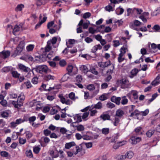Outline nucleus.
I'll use <instances>...</instances> for the list:
<instances>
[{
  "label": "nucleus",
  "instance_id": "obj_1",
  "mask_svg": "<svg viewBox=\"0 0 160 160\" xmlns=\"http://www.w3.org/2000/svg\"><path fill=\"white\" fill-rule=\"evenodd\" d=\"M35 71L38 72L43 74L50 72L51 70L45 65H39L35 68Z\"/></svg>",
  "mask_w": 160,
  "mask_h": 160
},
{
  "label": "nucleus",
  "instance_id": "obj_2",
  "mask_svg": "<svg viewBox=\"0 0 160 160\" xmlns=\"http://www.w3.org/2000/svg\"><path fill=\"white\" fill-rule=\"evenodd\" d=\"M98 66L101 68H105L110 66H111V68L109 70H108L107 72L112 73L113 72V70L114 68V66L113 64L111 63L110 61H108L106 62H101L98 63Z\"/></svg>",
  "mask_w": 160,
  "mask_h": 160
},
{
  "label": "nucleus",
  "instance_id": "obj_3",
  "mask_svg": "<svg viewBox=\"0 0 160 160\" xmlns=\"http://www.w3.org/2000/svg\"><path fill=\"white\" fill-rule=\"evenodd\" d=\"M59 97L60 98L61 102L63 104H65L67 105H71L73 103L72 101L69 99L66 98L62 95H59Z\"/></svg>",
  "mask_w": 160,
  "mask_h": 160
},
{
  "label": "nucleus",
  "instance_id": "obj_4",
  "mask_svg": "<svg viewBox=\"0 0 160 160\" xmlns=\"http://www.w3.org/2000/svg\"><path fill=\"white\" fill-rule=\"evenodd\" d=\"M88 109L89 110V112H89L90 116H95L98 112L96 109L92 106H91L90 107L89 106L88 107H87L85 108V110L86 111Z\"/></svg>",
  "mask_w": 160,
  "mask_h": 160
},
{
  "label": "nucleus",
  "instance_id": "obj_5",
  "mask_svg": "<svg viewBox=\"0 0 160 160\" xmlns=\"http://www.w3.org/2000/svg\"><path fill=\"white\" fill-rule=\"evenodd\" d=\"M19 69L21 71L25 72H30L31 69L22 64H19L18 65Z\"/></svg>",
  "mask_w": 160,
  "mask_h": 160
},
{
  "label": "nucleus",
  "instance_id": "obj_6",
  "mask_svg": "<svg viewBox=\"0 0 160 160\" xmlns=\"http://www.w3.org/2000/svg\"><path fill=\"white\" fill-rule=\"evenodd\" d=\"M89 24L90 22L89 21L87 20L86 22H84L83 20L81 19L78 23L77 27L82 26L84 29H87L88 28Z\"/></svg>",
  "mask_w": 160,
  "mask_h": 160
},
{
  "label": "nucleus",
  "instance_id": "obj_7",
  "mask_svg": "<svg viewBox=\"0 0 160 160\" xmlns=\"http://www.w3.org/2000/svg\"><path fill=\"white\" fill-rule=\"evenodd\" d=\"M90 67V65L86 64L85 65H82L80 67V69L84 73H87L89 71V68Z\"/></svg>",
  "mask_w": 160,
  "mask_h": 160
},
{
  "label": "nucleus",
  "instance_id": "obj_8",
  "mask_svg": "<svg viewBox=\"0 0 160 160\" xmlns=\"http://www.w3.org/2000/svg\"><path fill=\"white\" fill-rule=\"evenodd\" d=\"M20 58L28 62L34 61L33 58L31 56L29 55H26L21 57Z\"/></svg>",
  "mask_w": 160,
  "mask_h": 160
},
{
  "label": "nucleus",
  "instance_id": "obj_9",
  "mask_svg": "<svg viewBox=\"0 0 160 160\" xmlns=\"http://www.w3.org/2000/svg\"><path fill=\"white\" fill-rule=\"evenodd\" d=\"M121 98L120 97H116L115 96L112 97L111 98V100L112 102L115 103L118 105H120Z\"/></svg>",
  "mask_w": 160,
  "mask_h": 160
},
{
  "label": "nucleus",
  "instance_id": "obj_10",
  "mask_svg": "<svg viewBox=\"0 0 160 160\" xmlns=\"http://www.w3.org/2000/svg\"><path fill=\"white\" fill-rule=\"evenodd\" d=\"M11 103L14 106L15 108H19L23 105V103L21 101L18 102V99L17 101H12Z\"/></svg>",
  "mask_w": 160,
  "mask_h": 160
},
{
  "label": "nucleus",
  "instance_id": "obj_11",
  "mask_svg": "<svg viewBox=\"0 0 160 160\" xmlns=\"http://www.w3.org/2000/svg\"><path fill=\"white\" fill-rule=\"evenodd\" d=\"M22 25H15L13 29V34L15 35H17L18 34L17 32L20 30H22Z\"/></svg>",
  "mask_w": 160,
  "mask_h": 160
},
{
  "label": "nucleus",
  "instance_id": "obj_12",
  "mask_svg": "<svg viewBox=\"0 0 160 160\" xmlns=\"http://www.w3.org/2000/svg\"><path fill=\"white\" fill-rule=\"evenodd\" d=\"M10 52L9 51H3L0 52L1 58L5 59L8 58L10 55Z\"/></svg>",
  "mask_w": 160,
  "mask_h": 160
},
{
  "label": "nucleus",
  "instance_id": "obj_13",
  "mask_svg": "<svg viewBox=\"0 0 160 160\" xmlns=\"http://www.w3.org/2000/svg\"><path fill=\"white\" fill-rule=\"evenodd\" d=\"M141 24V22H140L138 20H135L134 21L133 23H131L130 24V26L131 28L133 29H136V30L138 31V29L135 28L134 26H138L140 25Z\"/></svg>",
  "mask_w": 160,
  "mask_h": 160
},
{
  "label": "nucleus",
  "instance_id": "obj_14",
  "mask_svg": "<svg viewBox=\"0 0 160 160\" xmlns=\"http://www.w3.org/2000/svg\"><path fill=\"white\" fill-rule=\"evenodd\" d=\"M141 140V139L139 137H132L131 138L130 140L131 141V143L132 144H136L137 143L139 142Z\"/></svg>",
  "mask_w": 160,
  "mask_h": 160
},
{
  "label": "nucleus",
  "instance_id": "obj_15",
  "mask_svg": "<svg viewBox=\"0 0 160 160\" xmlns=\"http://www.w3.org/2000/svg\"><path fill=\"white\" fill-rule=\"evenodd\" d=\"M138 92L136 90H132L127 94V96L130 97V94L133 95V98L134 99H137L138 98Z\"/></svg>",
  "mask_w": 160,
  "mask_h": 160
},
{
  "label": "nucleus",
  "instance_id": "obj_16",
  "mask_svg": "<svg viewBox=\"0 0 160 160\" xmlns=\"http://www.w3.org/2000/svg\"><path fill=\"white\" fill-rule=\"evenodd\" d=\"M38 60L40 62H44L47 60V53L45 52H44L43 53L40 55L38 58Z\"/></svg>",
  "mask_w": 160,
  "mask_h": 160
},
{
  "label": "nucleus",
  "instance_id": "obj_17",
  "mask_svg": "<svg viewBox=\"0 0 160 160\" xmlns=\"http://www.w3.org/2000/svg\"><path fill=\"white\" fill-rule=\"evenodd\" d=\"M128 82V80L124 79L120 80V82L121 86L122 88H125L128 87L127 84Z\"/></svg>",
  "mask_w": 160,
  "mask_h": 160
},
{
  "label": "nucleus",
  "instance_id": "obj_18",
  "mask_svg": "<svg viewBox=\"0 0 160 160\" xmlns=\"http://www.w3.org/2000/svg\"><path fill=\"white\" fill-rule=\"evenodd\" d=\"M128 51V47L127 45H124L120 49V54H121L122 55L124 56L125 54Z\"/></svg>",
  "mask_w": 160,
  "mask_h": 160
},
{
  "label": "nucleus",
  "instance_id": "obj_19",
  "mask_svg": "<svg viewBox=\"0 0 160 160\" xmlns=\"http://www.w3.org/2000/svg\"><path fill=\"white\" fill-rule=\"evenodd\" d=\"M49 153L50 155L52 157V158H56L58 157L59 154H58L57 150L54 151L53 150H50L49 151Z\"/></svg>",
  "mask_w": 160,
  "mask_h": 160
},
{
  "label": "nucleus",
  "instance_id": "obj_20",
  "mask_svg": "<svg viewBox=\"0 0 160 160\" xmlns=\"http://www.w3.org/2000/svg\"><path fill=\"white\" fill-rule=\"evenodd\" d=\"M158 94L157 93L154 94L152 95V98L149 99H146V102L147 105L149 104L150 103L154 100L158 96Z\"/></svg>",
  "mask_w": 160,
  "mask_h": 160
},
{
  "label": "nucleus",
  "instance_id": "obj_21",
  "mask_svg": "<svg viewBox=\"0 0 160 160\" xmlns=\"http://www.w3.org/2000/svg\"><path fill=\"white\" fill-rule=\"evenodd\" d=\"M139 71L138 69L136 68H134L131 71V75H130V77L131 78H132L134 76L136 75Z\"/></svg>",
  "mask_w": 160,
  "mask_h": 160
},
{
  "label": "nucleus",
  "instance_id": "obj_22",
  "mask_svg": "<svg viewBox=\"0 0 160 160\" xmlns=\"http://www.w3.org/2000/svg\"><path fill=\"white\" fill-rule=\"evenodd\" d=\"M55 78V77L54 76L49 74H47L44 77V79L46 81L53 80Z\"/></svg>",
  "mask_w": 160,
  "mask_h": 160
},
{
  "label": "nucleus",
  "instance_id": "obj_23",
  "mask_svg": "<svg viewBox=\"0 0 160 160\" xmlns=\"http://www.w3.org/2000/svg\"><path fill=\"white\" fill-rule=\"evenodd\" d=\"M100 118L104 121L109 120L110 118V116L108 114L103 113L100 116Z\"/></svg>",
  "mask_w": 160,
  "mask_h": 160
},
{
  "label": "nucleus",
  "instance_id": "obj_24",
  "mask_svg": "<svg viewBox=\"0 0 160 160\" xmlns=\"http://www.w3.org/2000/svg\"><path fill=\"white\" fill-rule=\"evenodd\" d=\"M75 143L74 142H71L66 143L65 144V147L66 149H69L72 147L75 146Z\"/></svg>",
  "mask_w": 160,
  "mask_h": 160
},
{
  "label": "nucleus",
  "instance_id": "obj_25",
  "mask_svg": "<svg viewBox=\"0 0 160 160\" xmlns=\"http://www.w3.org/2000/svg\"><path fill=\"white\" fill-rule=\"evenodd\" d=\"M73 118L75 121V122L78 123L82 121L81 116L78 114L75 115Z\"/></svg>",
  "mask_w": 160,
  "mask_h": 160
},
{
  "label": "nucleus",
  "instance_id": "obj_26",
  "mask_svg": "<svg viewBox=\"0 0 160 160\" xmlns=\"http://www.w3.org/2000/svg\"><path fill=\"white\" fill-rule=\"evenodd\" d=\"M73 127H76L77 130L80 132L83 131L85 129L84 126L82 124H79L75 126L73 125Z\"/></svg>",
  "mask_w": 160,
  "mask_h": 160
},
{
  "label": "nucleus",
  "instance_id": "obj_27",
  "mask_svg": "<svg viewBox=\"0 0 160 160\" xmlns=\"http://www.w3.org/2000/svg\"><path fill=\"white\" fill-rule=\"evenodd\" d=\"M75 43V41L74 39H70L68 40V42H66V45L68 48L72 47V45Z\"/></svg>",
  "mask_w": 160,
  "mask_h": 160
},
{
  "label": "nucleus",
  "instance_id": "obj_28",
  "mask_svg": "<svg viewBox=\"0 0 160 160\" xmlns=\"http://www.w3.org/2000/svg\"><path fill=\"white\" fill-rule=\"evenodd\" d=\"M142 10L139 8H134L133 10V13L134 14H141L142 12Z\"/></svg>",
  "mask_w": 160,
  "mask_h": 160
},
{
  "label": "nucleus",
  "instance_id": "obj_29",
  "mask_svg": "<svg viewBox=\"0 0 160 160\" xmlns=\"http://www.w3.org/2000/svg\"><path fill=\"white\" fill-rule=\"evenodd\" d=\"M25 133L26 134V137L28 139L31 138L33 136L32 133L30 131H26Z\"/></svg>",
  "mask_w": 160,
  "mask_h": 160
},
{
  "label": "nucleus",
  "instance_id": "obj_30",
  "mask_svg": "<svg viewBox=\"0 0 160 160\" xmlns=\"http://www.w3.org/2000/svg\"><path fill=\"white\" fill-rule=\"evenodd\" d=\"M24 8V5L22 4L18 5L15 8V10L17 12L21 11Z\"/></svg>",
  "mask_w": 160,
  "mask_h": 160
},
{
  "label": "nucleus",
  "instance_id": "obj_31",
  "mask_svg": "<svg viewBox=\"0 0 160 160\" xmlns=\"http://www.w3.org/2000/svg\"><path fill=\"white\" fill-rule=\"evenodd\" d=\"M57 40V38L56 37H53L52 39L48 40L47 42L48 43V44H50V45H51V44L54 45L56 43Z\"/></svg>",
  "mask_w": 160,
  "mask_h": 160
},
{
  "label": "nucleus",
  "instance_id": "obj_32",
  "mask_svg": "<svg viewBox=\"0 0 160 160\" xmlns=\"http://www.w3.org/2000/svg\"><path fill=\"white\" fill-rule=\"evenodd\" d=\"M11 74L12 77L15 78H19L20 76V74L18 73L17 71H12L11 72Z\"/></svg>",
  "mask_w": 160,
  "mask_h": 160
},
{
  "label": "nucleus",
  "instance_id": "obj_33",
  "mask_svg": "<svg viewBox=\"0 0 160 160\" xmlns=\"http://www.w3.org/2000/svg\"><path fill=\"white\" fill-rule=\"evenodd\" d=\"M10 112L9 110L5 111L1 113V116L4 118H7L10 113Z\"/></svg>",
  "mask_w": 160,
  "mask_h": 160
},
{
  "label": "nucleus",
  "instance_id": "obj_34",
  "mask_svg": "<svg viewBox=\"0 0 160 160\" xmlns=\"http://www.w3.org/2000/svg\"><path fill=\"white\" fill-rule=\"evenodd\" d=\"M160 13V8H158L152 13V15L153 16H156Z\"/></svg>",
  "mask_w": 160,
  "mask_h": 160
},
{
  "label": "nucleus",
  "instance_id": "obj_35",
  "mask_svg": "<svg viewBox=\"0 0 160 160\" xmlns=\"http://www.w3.org/2000/svg\"><path fill=\"white\" fill-rule=\"evenodd\" d=\"M124 12V9L120 7H119L117 8L116 11V14L118 15H120L122 14Z\"/></svg>",
  "mask_w": 160,
  "mask_h": 160
},
{
  "label": "nucleus",
  "instance_id": "obj_36",
  "mask_svg": "<svg viewBox=\"0 0 160 160\" xmlns=\"http://www.w3.org/2000/svg\"><path fill=\"white\" fill-rule=\"evenodd\" d=\"M126 158H131L134 155L133 152L131 151H129L127 152L126 154Z\"/></svg>",
  "mask_w": 160,
  "mask_h": 160
},
{
  "label": "nucleus",
  "instance_id": "obj_37",
  "mask_svg": "<svg viewBox=\"0 0 160 160\" xmlns=\"http://www.w3.org/2000/svg\"><path fill=\"white\" fill-rule=\"evenodd\" d=\"M123 114V111L122 110L119 109L116 111V115L120 117L122 116Z\"/></svg>",
  "mask_w": 160,
  "mask_h": 160
},
{
  "label": "nucleus",
  "instance_id": "obj_38",
  "mask_svg": "<svg viewBox=\"0 0 160 160\" xmlns=\"http://www.w3.org/2000/svg\"><path fill=\"white\" fill-rule=\"evenodd\" d=\"M93 107L95 108V109H101L102 108V103L99 102L96 104H95Z\"/></svg>",
  "mask_w": 160,
  "mask_h": 160
},
{
  "label": "nucleus",
  "instance_id": "obj_39",
  "mask_svg": "<svg viewBox=\"0 0 160 160\" xmlns=\"http://www.w3.org/2000/svg\"><path fill=\"white\" fill-rule=\"evenodd\" d=\"M122 100L121 101V104L123 105H126V104L128 102V99L126 98V97L125 96H124L122 97Z\"/></svg>",
  "mask_w": 160,
  "mask_h": 160
},
{
  "label": "nucleus",
  "instance_id": "obj_40",
  "mask_svg": "<svg viewBox=\"0 0 160 160\" xmlns=\"http://www.w3.org/2000/svg\"><path fill=\"white\" fill-rule=\"evenodd\" d=\"M89 68L90 69L89 72H91L95 75H97L98 74V72L95 70V68L93 67L90 65V67Z\"/></svg>",
  "mask_w": 160,
  "mask_h": 160
},
{
  "label": "nucleus",
  "instance_id": "obj_41",
  "mask_svg": "<svg viewBox=\"0 0 160 160\" xmlns=\"http://www.w3.org/2000/svg\"><path fill=\"white\" fill-rule=\"evenodd\" d=\"M54 22L53 21H52L49 22H48L47 25V28L48 29H50L51 27L55 28L56 26H57L56 25H54Z\"/></svg>",
  "mask_w": 160,
  "mask_h": 160
},
{
  "label": "nucleus",
  "instance_id": "obj_42",
  "mask_svg": "<svg viewBox=\"0 0 160 160\" xmlns=\"http://www.w3.org/2000/svg\"><path fill=\"white\" fill-rule=\"evenodd\" d=\"M68 96L69 98L71 100H72L75 101L76 98H78L77 97H75V94L73 92H71L70 93L69 95Z\"/></svg>",
  "mask_w": 160,
  "mask_h": 160
},
{
  "label": "nucleus",
  "instance_id": "obj_43",
  "mask_svg": "<svg viewBox=\"0 0 160 160\" xmlns=\"http://www.w3.org/2000/svg\"><path fill=\"white\" fill-rule=\"evenodd\" d=\"M25 154L26 156L29 158H32L33 157L32 152L31 150H27Z\"/></svg>",
  "mask_w": 160,
  "mask_h": 160
},
{
  "label": "nucleus",
  "instance_id": "obj_44",
  "mask_svg": "<svg viewBox=\"0 0 160 160\" xmlns=\"http://www.w3.org/2000/svg\"><path fill=\"white\" fill-rule=\"evenodd\" d=\"M52 48L51 45L48 44V43L47 42V45L45 48V52L46 53L47 52H49L51 50Z\"/></svg>",
  "mask_w": 160,
  "mask_h": 160
},
{
  "label": "nucleus",
  "instance_id": "obj_45",
  "mask_svg": "<svg viewBox=\"0 0 160 160\" xmlns=\"http://www.w3.org/2000/svg\"><path fill=\"white\" fill-rule=\"evenodd\" d=\"M38 103H39V101L34 100L30 102L29 105L31 107L36 106V105H38L37 104Z\"/></svg>",
  "mask_w": 160,
  "mask_h": 160
},
{
  "label": "nucleus",
  "instance_id": "obj_46",
  "mask_svg": "<svg viewBox=\"0 0 160 160\" xmlns=\"http://www.w3.org/2000/svg\"><path fill=\"white\" fill-rule=\"evenodd\" d=\"M102 132L103 134L107 135L109 132V128H104L102 130Z\"/></svg>",
  "mask_w": 160,
  "mask_h": 160
},
{
  "label": "nucleus",
  "instance_id": "obj_47",
  "mask_svg": "<svg viewBox=\"0 0 160 160\" xmlns=\"http://www.w3.org/2000/svg\"><path fill=\"white\" fill-rule=\"evenodd\" d=\"M154 130H150L146 132V135L148 137H151L154 132Z\"/></svg>",
  "mask_w": 160,
  "mask_h": 160
},
{
  "label": "nucleus",
  "instance_id": "obj_48",
  "mask_svg": "<svg viewBox=\"0 0 160 160\" xmlns=\"http://www.w3.org/2000/svg\"><path fill=\"white\" fill-rule=\"evenodd\" d=\"M67 70L68 72H71L72 71V70H77V68H73V66L72 65H69L67 68Z\"/></svg>",
  "mask_w": 160,
  "mask_h": 160
},
{
  "label": "nucleus",
  "instance_id": "obj_49",
  "mask_svg": "<svg viewBox=\"0 0 160 160\" xmlns=\"http://www.w3.org/2000/svg\"><path fill=\"white\" fill-rule=\"evenodd\" d=\"M18 141L19 143L20 144H24L26 142V139L19 137L18 138Z\"/></svg>",
  "mask_w": 160,
  "mask_h": 160
},
{
  "label": "nucleus",
  "instance_id": "obj_50",
  "mask_svg": "<svg viewBox=\"0 0 160 160\" xmlns=\"http://www.w3.org/2000/svg\"><path fill=\"white\" fill-rule=\"evenodd\" d=\"M10 127L12 128H15L18 125L16 120L15 121L11 122L10 123Z\"/></svg>",
  "mask_w": 160,
  "mask_h": 160
},
{
  "label": "nucleus",
  "instance_id": "obj_51",
  "mask_svg": "<svg viewBox=\"0 0 160 160\" xmlns=\"http://www.w3.org/2000/svg\"><path fill=\"white\" fill-rule=\"evenodd\" d=\"M124 55H122L121 54H119L118 58V61L119 62H122L125 59L123 57Z\"/></svg>",
  "mask_w": 160,
  "mask_h": 160
},
{
  "label": "nucleus",
  "instance_id": "obj_52",
  "mask_svg": "<svg viewBox=\"0 0 160 160\" xmlns=\"http://www.w3.org/2000/svg\"><path fill=\"white\" fill-rule=\"evenodd\" d=\"M38 105H36L35 109L37 111L39 110L43 107L42 104L39 101V103H38Z\"/></svg>",
  "mask_w": 160,
  "mask_h": 160
},
{
  "label": "nucleus",
  "instance_id": "obj_53",
  "mask_svg": "<svg viewBox=\"0 0 160 160\" xmlns=\"http://www.w3.org/2000/svg\"><path fill=\"white\" fill-rule=\"evenodd\" d=\"M36 120V117L35 116H33L30 117L28 118V121L31 124L32 123H34L33 122Z\"/></svg>",
  "mask_w": 160,
  "mask_h": 160
},
{
  "label": "nucleus",
  "instance_id": "obj_54",
  "mask_svg": "<svg viewBox=\"0 0 160 160\" xmlns=\"http://www.w3.org/2000/svg\"><path fill=\"white\" fill-rule=\"evenodd\" d=\"M46 3L45 0H38L36 4L37 6H40L42 4H44Z\"/></svg>",
  "mask_w": 160,
  "mask_h": 160
},
{
  "label": "nucleus",
  "instance_id": "obj_55",
  "mask_svg": "<svg viewBox=\"0 0 160 160\" xmlns=\"http://www.w3.org/2000/svg\"><path fill=\"white\" fill-rule=\"evenodd\" d=\"M105 10L109 12L112 11L114 10V8L110 5H108L106 6L105 8Z\"/></svg>",
  "mask_w": 160,
  "mask_h": 160
},
{
  "label": "nucleus",
  "instance_id": "obj_56",
  "mask_svg": "<svg viewBox=\"0 0 160 160\" xmlns=\"http://www.w3.org/2000/svg\"><path fill=\"white\" fill-rule=\"evenodd\" d=\"M34 46V45L30 44L26 48L28 51H31L33 49Z\"/></svg>",
  "mask_w": 160,
  "mask_h": 160
},
{
  "label": "nucleus",
  "instance_id": "obj_57",
  "mask_svg": "<svg viewBox=\"0 0 160 160\" xmlns=\"http://www.w3.org/2000/svg\"><path fill=\"white\" fill-rule=\"evenodd\" d=\"M91 16V14L89 12L84 13L83 15V18L85 19L89 18Z\"/></svg>",
  "mask_w": 160,
  "mask_h": 160
},
{
  "label": "nucleus",
  "instance_id": "obj_58",
  "mask_svg": "<svg viewBox=\"0 0 160 160\" xmlns=\"http://www.w3.org/2000/svg\"><path fill=\"white\" fill-rule=\"evenodd\" d=\"M40 149L41 148L37 146L33 148V152L37 154L39 152Z\"/></svg>",
  "mask_w": 160,
  "mask_h": 160
},
{
  "label": "nucleus",
  "instance_id": "obj_59",
  "mask_svg": "<svg viewBox=\"0 0 160 160\" xmlns=\"http://www.w3.org/2000/svg\"><path fill=\"white\" fill-rule=\"evenodd\" d=\"M106 106L107 107L109 108H112L114 107L115 105L111 102H109L107 104Z\"/></svg>",
  "mask_w": 160,
  "mask_h": 160
},
{
  "label": "nucleus",
  "instance_id": "obj_60",
  "mask_svg": "<svg viewBox=\"0 0 160 160\" xmlns=\"http://www.w3.org/2000/svg\"><path fill=\"white\" fill-rule=\"evenodd\" d=\"M87 88L90 91H92L94 90L95 88L93 84H89L87 86Z\"/></svg>",
  "mask_w": 160,
  "mask_h": 160
},
{
  "label": "nucleus",
  "instance_id": "obj_61",
  "mask_svg": "<svg viewBox=\"0 0 160 160\" xmlns=\"http://www.w3.org/2000/svg\"><path fill=\"white\" fill-rule=\"evenodd\" d=\"M16 120L18 125L24 122L25 121V119H22L21 118L17 119Z\"/></svg>",
  "mask_w": 160,
  "mask_h": 160
},
{
  "label": "nucleus",
  "instance_id": "obj_62",
  "mask_svg": "<svg viewBox=\"0 0 160 160\" xmlns=\"http://www.w3.org/2000/svg\"><path fill=\"white\" fill-rule=\"evenodd\" d=\"M0 153L2 156L5 157H8L9 155L8 153L6 151H2Z\"/></svg>",
  "mask_w": 160,
  "mask_h": 160
},
{
  "label": "nucleus",
  "instance_id": "obj_63",
  "mask_svg": "<svg viewBox=\"0 0 160 160\" xmlns=\"http://www.w3.org/2000/svg\"><path fill=\"white\" fill-rule=\"evenodd\" d=\"M82 77L81 75L77 76L76 78V81L78 82H81L82 81Z\"/></svg>",
  "mask_w": 160,
  "mask_h": 160
},
{
  "label": "nucleus",
  "instance_id": "obj_64",
  "mask_svg": "<svg viewBox=\"0 0 160 160\" xmlns=\"http://www.w3.org/2000/svg\"><path fill=\"white\" fill-rule=\"evenodd\" d=\"M120 45V43L119 41L114 40L113 41V46L114 47H116L119 46Z\"/></svg>",
  "mask_w": 160,
  "mask_h": 160
}]
</instances>
